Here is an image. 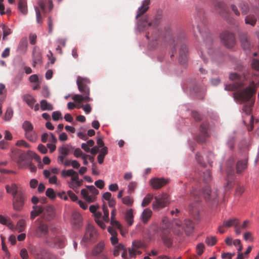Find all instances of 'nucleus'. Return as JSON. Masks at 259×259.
Here are the masks:
<instances>
[{"label": "nucleus", "mask_w": 259, "mask_h": 259, "mask_svg": "<svg viewBox=\"0 0 259 259\" xmlns=\"http://www.w3.org/2000/svg\"><path fill=\"white\" fill-rule=\"evenodd\" d=\"M125 220L128 226H131L134 222L133 210L130 209L126 210L125 214Z\"/></svg>", "instance_id": "nucleus-36"}, {"label": "nucleus", "mask_w": 259, "mask_h": 259, "mask_svg": "<svg viewBox=\"0 0 259 259\" xmlns=\"http://www.w3.org/2000/svg\"><path fill=\"white\" fill-rule=\"evenodd\" d=\"M28 249L35 259H46L48 253L46 249L34 246H30Z\"/></svg>", "instance_id": "nucleus-16"}, {"label": "nucleus", "mask_w": 259, "mask_h": 259, "mask_svg": "<svg viewBox=\"0 0 259 259\" xmlns=\"http://www.w3.org/2000/svg\"><path fill=\"white\" fill-rule=\"evenodd\" d=\"M239 37L243 49L245 50L250 49L251 45L247 34L246 33H241L239 34Z\"/></svg>", "instance_id": "nucleus-24"}, {"label": "nucleus", "mask_w": 259, "mask_h": 259, "mask_svg": "<svg viewBox=\"0 0 259 259\" xmlns=\"http://www.w3.org/2000/svg\"><path fill=\"white\" fill-rule=\"evenodd\" d=\"M124 249V247L123 244H119L116 246L113 250V255L115 256H117L119 254V251Z\"/></svg>", "instance_id": "nucleus-52"}, {"label": "nucleus", "mask_w": 259, "mask_h": 259, "mask_svg": "<svg viewBox=\"0 0 259 259\" xmlns=\"http://www.w3.org/2000/svg\"><path fill=\"white\" fill-rule=\"evenodd\" d=\"M86 187L89 189V191L92 195H89L88 191L87 189H83L81 190L80 193L83 198L88 202H93L96 200V196L98 194L99 191L94 186H86Z\"/></svg>", "instance_id": "nucleus-13"}, {"label": "nucleus", "mask_w": 259, "mask_h": 259, "mask_svg": "<svg viewBox=\"0 0 259 259\" xmlns=\"http://www.w3.org/2000/svg\"><path fill=\"white\" fill-rule=\"evenodd\" d=\"M201 195L211 207L215 206L219 202L218 190L215 189L210 190L209 186H206L202 190Z\"/></svg>", "instance_id": "nucleus-9"}, {"label": "nucleus", "mask_w": 259, "mask_h": 259, "mask_svg": "<svg viewBox=\"0 0 259 259\" xmlns=\"http://www.w3.org/2000/svg\"><path fill=\"white\" fill-rule=\"evenodd\" d=\"M61 174L64 178L67 177H71L70 181L68 182V186L70 188L72 189L75 192H77L78 188L81 187L83 184V180L79 179L78 172L72 169H69L63 170Z\"/></svg>", "instance_id": "nucleus-7"}, {"label": "nucleus", "mask_w": 259, "mask_h": 259, "mask_svg": "<svg viewBox=\"0 0 259 259\" xmlns=\"http://www.w3.org/2000/svg\"><path fill=\"white\" fill-rule=\"evenodd\" d=\"M105 247V244L103 242H100L94 248L92 253L94 255H97L102 252Z\"/></svg>", "instance_id": "nucleus-40"}, {"label": "nucleus", "mask_w": 259, "mask_h": 259, "mask_svg": "<svg viewBox=\"0 0 259 259\" xmlns=\"http://www.w3.org/2000/svg\"><path fill=\"white\" fill-rule=\"evenodd\" d=\"M103 211L104 212V215L102 217L103 221L105 222H108L109 221V211L107 206L104 204L102 206Z\"/></svg>", "instance_id": "nucleus-50"}, {"label": "nucleus", "mask_w": 259, "mask_h": 259, "mask_svg": "<svg viewBox=\"0 0 259 259\" xmlns=\"http://www.w3.org/2000/svg\"><path fill=\"white\" fill-rule=\"evenodd\" d=\"M46 195L47 197H48L51 199H54L56 197V195L54 190L52 188H48L47 190V191H46Z\"/></svg>", "instance_id": "nucleus-53"}, {"label": "nucleus", "mask_w": 259, "mask_h": 259, "mask_svg": "<svg viewBox=\"0 0 259 259\" xmlns=\"http://www.w3.org/2000/svg\"><path fill=\"white\" fill-rule=\"evenodd\" d=\"M82 218L81 214L78 212L74 211L72 213L71 222L74 229L78 230L82 226Z\"/></svg>", "instance_id": "nucleus-20"}, {"label": "nucleus", "mask_w": 259, "mask_h": 259, "mask_svg": "<svg viewBox=\"0 0 259 259\" xmlns=\"http://www.w3.org/2000/svg\"><path fill=\"white\" fill-rule=\"evenodd\" d=\"M199 192L197 190H194L191 192V199L194 201V203L189 204V211L190 213L194 214L198 212L197 203L200 200V197L198 196Z\"/></svg>", "instance_id": "nucleus-17"}, {"label": "nucleus", "mask_w": 259, "mask_h": 259, "mask_svg": "<svg viewBox=\"0 0 259 259\" xmlns=\"http://www.w3.org/2000/svg\"><path fill=\"white\" fill-rule=\"evenodd\" d=\"M207 128L208 125L207 123H203L201 124L200 127V134L196 137V140L198 143H203L208 137Z\"/></svg>", "instance_id": "nucleus-23"}, {"label": "nucleus", "mask_w": 259, "mask_h": 259, "mask_svg": "<svg viewBox=\"0 0 259 259\" xmlns=\"http://www.w3.org/2000/svg\"><path fill=\"white\" fill-rule=\"evenodd\" d=\"M28 42L26 38H22L18 47L17 51L22 54H25L27 51Z\"/></svg>", "instance_id": "nucleus-34"}, {"label": "nucleus", "mask_w": 259, "mask_h": 259, "mask_svg": "<svg viewBox=\"0 0 259 259\" xmlns=\"http://www.w3.org/2000/svg\"><path fill=\"white\" fill-rule=\"evenodd\" d=\"M257 19V14L256 12L250 13L245 16L244 21L246 24L250 25L253 27L256 25Z\"/></svg>", "instance_id": "nucleus-26"}, {"label": "nucleus", "mask_w": 259, "mask_h": 259, "mask_svg": "<svg viewBox=\"0 0 259 259\" xmlns=\"http://www.w3.org/2000/svg\"><path fill=\"white\" fill-rule=\"evenodd\" d=\"M152 199V196L148 194L146 195V196L144 198L142 203V207H145L147 205H148L151 202V200Z\"/></svg>", "instance_id": "nucleus-54"}, {"label": "nucleus", "mask_w": 259, "mask_h": 259, "mask_svg": "<svg viewBox=\"0 0 259 259\" xmlns=\"http://www.w3.org/2000/svg\"><path fill=\"white\" fill-rule=\"evenodd\" d=\"M61 113L60 111H54L52 113V119L54 121H58L59 119H62Z\"/></svg>", "instance_id": "nucleus-58"}, {"label": "nucleus", "mask_w": 259, "mask_h": 259, "mask_svg": "<svg viewBox=\"0 0 259 259\" xmlns=\"http://www.w3.org/2000/svg\"><path fill=\"white\" fill-rule=\"evenodd\" d=\"M40 105L41 109L43 111H51L53 109V105L51 104L48 103L46 100H41L40 103Z\"/></svg>", "instance_id": "nucleus-42"}, {"label": "nucleus", "mask_w": 259, "mask_h": 259, "mask_svg": "<svg viewBox=\"0 0 259 259\" xmlns=\"http://www.w3.org/2000/svg\"><path fill=\"white\" fill-rule=\"evenodd\" d=\"M122 202L127 206H132L134 203V199L132 197L126 196L122 198Z\"/></svg>", "instance_id": "nucleus-46"}, {"label": "nucleus", "mask_w": 259, "mask_h": 259, "mask_svg": "<svg viewBox=\"0 0 259 259\" xmlns=\"http://www.w3.org/2000/svg\"><path fill=\"white\" fill-rule=\"evenodd\" d=\"M108 153V148L106 147H104L100 151V153L98 156L97 159L99 164H102L104 161L105 156Z\"/></svg>", "instance_id": "nucleus-38"}, {"label": "nucleus", "mask_w": 259, "mask_h": 259, "mask_svg": "<svg viewBox=\"0 0 259 259\" xmlns=\"http://www.w3.org/2000/svg\"><path fill=\"white\" fill-rule=\"evenodd\" d=\"M168 182V180L163 178H153L150 180L149 184L154 189H159Z\"/></svg>", "instance_id": "nucleus-21"}, {"label": "nucleus", "mask_w": 259, "mask_h": 259, "mask_svg": "<svg viewBox=\"0 0 259 259\" xmlns=\"http://www.w3.org/2000/svg\"><path fill=\"white\" fill-rule=\"evenodd\" d=\"M217 242V239L215 236H210L206 237L205 243L209 246L214 245Z\"/></svg>", "instance_id": "nucleus-51"}, {"label": "nucleus", "mask_w": 259, "mask_h": 259, "mask_svg": "<svg viewBox=\"0 0 259 259\" xmlns=\"http://www.w3.org/2000/svg\"><path fill=\"white\" fill-rule=\"evenodd\" d=\"M25 225V221L24 220H20L17 222L15 226V230L18 232H21L24 230Z\"/></svg>", "instance_id": "nucleus-45"}, {"label": "nucleus", "mask_w": 259, "mask_h": 259, "mask_svg": "<svg viewBox=\"0 0 259 259\" xmlns=\"http://www.w3.org/2000/svg\"><path fill=\"white\" fill-rule=\"evenodd\" d=\"M224 226L225 228H228L231 227H235L240 224V221L236 218H230L228 220H224L223 221Z\"/></svg>", "instance_id": "nucleus-28"}, {"label": "nucleus", "mask_w": 259, "mask_h": 259, "mask_svg": "<svg viewBox=\"0 0 259 259\" xmlns=\"http://www.w3.org/2000/svg\"><path fill=\"white\" fill-rule=\"evenodd\" d=\"M32 60V66L34 67L36 66L37 64H41L42 63L41 53L36 47H34L33 50Z\"/></svg>", "instance_id": "nucleus-25"}, {"label": "nucleus", "mask_w": 259, "mask_h": 259, "mask_svg": "<svg viewBox=\"0 0 259 259\" xmlns=\"http://www.w3.org/2000/svg\"><path fill=\"white\" fill-rule=\"evenodd\" d=\"M33 210L30 212V219L34 220L35 217L41 214V220L50 222L54 219L55 211L54 207L49 205L42 207L41 205H33Z\"/></svg>", "instance_id": "nucleus-4"}, {"label": "nucleus", "mask_w": 259, "mask_h": 259, "mask_svg": "<svg viewBox=\"0 0 259 259\" xmlns=\"http://www.w3.org/2000/svg\"><path fill=\"white\" fill-rule=\"evenodd\" d=\"M234 162V161L233 158H230L227 161V172L228 177H229L230 176L232 177L234 174L233 167Z\"/></svg>", "instance_id": "nucleus-39"}, {"label": "nucleus", "mask_w": 259, "mask_h": 259, "mask_svg": "<svg viewBox=\"0 0 259 259\" xmlns=\"http://www.w3.org/2000/svg\"><path fill=\"white\" fill-rule=\"evenodd\" d=\"M23 99L31 108L33 107L34 104L36 102L35 99L31 95L29 94L24 95Z\"/></svg>", "instance_id": "nucleus-37"}, {"label": "nucleus", "mask_w": 259, "mask_h": 259, "mask_svg": "<svg viewBox=\"0 0 259 259\" xmlns=\"http://www.w3.org/2000/svg\"><path fill=\"white\" fill-rule=\"evenodd\" d=\"M192 25L194 29L196 27L200 35L204 38V40L207 42H211L212 38L209 32L206 27L204 18L202 12L197 13L192 20Z\"/></svg>", "instance_id": "nucleus-6"}, {"label": "nucleus", "mask_w": 259, "mask_h": 259, "mask_svg": "<svg viewBox=\"0 0 259 259\" xmlns=\"http://www.w3.org/2000/svg\"><path fill=\"white\" fill-rule=\"evenodd\" d=\"M171 48V57L174 56L177 48H179V60L181 64H185L188 60V50L186 45L184 42L182 37L175 35L172 37V39L170 41Z\"/></svg>", "instance_id": "nucleus-3"}, {"label": "nucleus", "mask_w": 259, "mask_h": 259, "mask_svg": "<svg viewBox=\"0 0 259 259\" xmlns=\"http://www.w3.org/2000/svg\"><path fill=\"white\" fill-rule=\"evenodd\" d=\"M13 114V110L11 108H8L5 113V119L6 120H10Z\"/></svg>", "instance_id": "nucleus-56"}, {"label": "nucleus", "mask_w": 259, "mask_h": 259, "mask_svg": "<svg viewBox=\"0 0 259 259\" xmlns=\"http://www.w3.org/2000/svg\"><path fill=\"white\" fill-rule=\"evenodd\" d=\"M211 179L210 171L209 170H205L203 172L202 180L204 183H208Z\"/></svg>", "instance_id": "nucleus-49"}, {"label": "nucleus", "mask_w": 259, "mask_h": 259, "mask_svg": "<svg viewBox=\"0 0 259 259\" xmlns=\"http://www.w3.org/2000/svg\"><path fill=\"white\" fill-rule=\"evenodd\" d=\"M152 214V210L149 208L144 210L141 215V220L143 223L146 224L148 222Z\"/></svg>", "instance_id": "nucleus-29"}, {"label": "nucleus", "mask_w": 259, "mask_h": 259, "mask_svg": "<svg viewBox=\"0 0 259 259\" xmlns=\"http://www.w3.org/2000/svg\"><path fill=\"white\" fill-rule=\"evenodd\" d=\"M6 189L7 192L13 195V197L18 195L19 192H23L21 190H19L16 184H12L11 186H6Z\"/></svg>", "instance_id": "nucleus-33"}, {"label": "nucleus", "mask_w": 259, "mask_h": 259, "mask_svg": "<svg viewBox=\"0 0 259 259\" xmlns=\"http://www.w3.org/2000/svg\"><path fill=\"white\" fill-rule=\"evenodd\" d=\"M159 22L157 20H154L152 22H148V18L145 16L138 22L139 28L141 29L147 28L148 30L146 33L147 38L151 41L156 40L159 38V32L156 27L158 26Z\"/></svg>", "instance_id": "nucleus-5"}, {"label": "nucleus", "mask_w": 259, "mask_h": 259, "mask_svg": "<svg viewBox=\"0 0 259 259\" xmlns=\"http://www.w3.org/2000/svg\"><path fill=\"white\" fill-rule=\"evenodd\" d=\"M20 255L22 259H28V252L25 248H23L21 250Z\"/></svg>", "instance_id": "nucleus-64"}, {"label": "nucleus", "mask_w": 259, "mask_h": 259, "mask_svg": "<svg viewBox=\"0 0 259 259\" xmlns=\"http://www.w3.org/2000/svg\"><path fill=\"white\" fill-rule=\"evenodd\" d=\"M90 82V80L88 78L78 76L76 80V84L78 90L82 94V95H75L72 97V100L78 103H80L82 101L85 102L91 101L92 99L89 97L90 90L88 86Z\"/></svg>", "instance_id": "nucleus-2"}, {"label": "nucleus", "mask_w": 259, "mask_h": 259, "mask_svg": "<svg viewBox=\"0 0 259 259\" xmlns=\"http://www.w3.org/2000/svg\"><path fill=\"white\" fill-rule=\"evenodd\" d=\"M184 225L185 226V231L186 233H190L194 227V223L191 220H185Z\"/></svg>", "instance_id": "nucleus-44"}, {"label": "nucleus", "mask_w": 259, "mask_h": 259, "mask_svg": "<svg viewBox=\"0 0 259 259\" xmlns=\"http://www.w3.org/2000/svg\"><path fill=\"white\" fill-rule=\"evenodd\" d=\"M48 4L49 9L50 11H51L53 8V4L52 0H39L38 2V4L41 9L45 11L46 4Z\"/></svg>", "instance_id": "nucleus-35"}, {"label": "nucleus", "mask_w": 259, "mask_h": 259, "mask_svg": "<svg viewBox=\"0 0 259 259\" xmlns=\"http://www.w3.org/2000/svg\"><path fill=\"white\" fill-rule=\"evenodd\" d=\"M160 230L161 236L164 244L167 247H170L172 244V241L169 224L161 225Z\"/></svg>", "instance_id": "nucleus-10"}, {"label": "nucleus", "mask_w": 259, "mask_h": 259, "mask_svg": "<svg viewBox=\"0 0 259 259\" xmlns=\"http://www.w3.org/2000/svg\"><path fill=\"white\" fill-rule=\"evenodd\" d=\"M95 221L98 226L102 229H104L106 228L105 223L102 221V214L100 211H96L94 214Z\"/></svg>", "instance_id": "nucleus-31"}, {"label": "nucleus", "mask_w": 259, "mask_h": 259, "mask_svg": "<svg viewBox=\"0 0 259 259\" xmlns=\"http://www.w3.org/2000/svg\"><path fill=\"white\" fill-rule=\"evenodd\" d=\"M150 4V0L143 1L142 6L139 8L136 16V19H138L141 16L146 13L149 8V5Z\"/></svg>", "instance_id": "nucleus-27"}, {"label": "nucleus", "mask_w": 259, "mask_h": 259, "mask_svg": "<svg viewBox=\"0 0 259 259\" xmlns=\"http://www.w3.org/2000/svg\"><path fill=\"white\" fill-rule=\"evenodd\" d=\"M251 66L252 69L256 71L254 76L251 75L247 71L244 72L241 75L236 73H231L229 78L234 82L233 84L226 85L225 88L226 91H235L233 93L234 98L236 100L244 102L242 110L248 117L251 124L248 128L249 131L253 129V118L251 114V108L254 104L253 97L257 85L259 83V61L253 59Z\"/></svg>", "instance_id": "nucleus-1"}, {"label": "nucleus", "mask_w": 259, "mask_h": 259, "mask_svg": "<svg viewBox=\"0 0 259 259\" xmlns=\"http://www.w3.org/2000/svg\"><path fill=\"white\" fill-rule=\"evenodd\" d=\"M74 148L70 144L63 145L58 148V151L59 155L58 156L57 161L59 163H63L64 159L69 154L71 153Z\"/></svg>", "instance_id": "nucleus-14"}, {"label": "nucleus", "mask_w": 259, "mask_h": 259, "mask_svg": "<svg viewBox=\"0 0 259 259\" xmlns=\"http://www.w3.org/2000/svg\"><path fill=\"white\" fill-rule=\"evenodd\" d=\"M204 245L202 243H199L196 246V252L198 255H201L204 250Z\"/></svg>", "instance_id": "nucleus-55"}, {"label": "nucleus", "mask_w": 259, "mask_h": 259, "mask_svg": "<svg viewBox=\"0 0 259 259\" xmlns=\"http://www.w3.org/2000/svg\"><path fill=\"white\" fill-rule=\"evenodd\" d=\"M66 239L64 236L56 235L55 237L51 236L46 240V243L50 246L62 248L65 246Z\"/></svg>", "instance_id": "nucleus-12"}, {"label": "nucleus", "mask_w": 259, "mask_h": 259, "mask_svg": "<svg viewBox=\"0 0 259 259\" xmlns=\"http://www.w3.org/2000/svg\"><path fill=\"white\" fill-rule=\"evenodd\" d=\"M35 10L36 15L37 22L39 24H41L42 21V19H41V15L40 12L39 11V10L37 7H35Z\"/></svg>", "instance_id": "nucleus-60"}, {"label": "nucleus", "mask_w": 259, "mask_h": 259, "mask_svg": "<svg viewBox=\"0 0 259 259\" xmlns=\"http://www.w3.org/2000/svg\"><path fill=\"white\" fill-rule=\"evenodd\" d=\"M132 248H129V254L132 257H136L137 249L146 247V244L144 241L140 240H134L132 242Z\"/></svg>", "instance_id": "nucleus-22"}, {"label": "nucleus", "mask_w": 259, "mask_h": 259, "mask_svg": "<svg viewBox=\"0 0 259 259\" xmlns=\"http://www.w3.org/2000/svg\"><path fill=\"white\" fill-rule=\"evenodd\" d=\"M239 7L243 15H246L249 11V6L248 4L245 2H241L239 5Z\"/></svg>", "instance_id": "nucleus-47"}, {"label": "nucleus", "mask_w": 259, "mask_h": 259, "mask_svg": "<svg viewBox=\"0 0 259 259\" xmlns=\"http://www.w3.org/2000/svg\"><path fill=\"white\" fill-rule=\"evenodd\" d=\"M137 183L135 182H132L130 183L128 186V192L131 194L134 192L135 189L137 187Z\"/></svg>", "instance_id": "nucleus-57"}, {"label": "nucleus", "mask_w": 259, "mask_h": 259, "mask_svg": "<svg viewBox=\"0 0 259 259\" xmlns=\"http://www.w3.org/2000/svg\"><path fill=\"white\" fill-rule=\"evenodd\" d=\"M24 194L23 192H19L13 199V208L17 211L22 209L24 204Z\"/></svg>", "instance_id": "nucleus-18"}, {"label": "nucleus", "mask_w": 259, "mask_h": 259, "mask_svg": "<svg viewBox=\"0 0 259 259\" xmlns=\"http://www.w3.org/2000/svg\"><path fill=\"white\" fill-rule=\"evenodd\" d=\"M35 226L34 227V233L36 236L44 239L45 242L47 238L51 235L49 233L48 225L40 219H38L35 222Z\"/></svg>", "instance_id": "nucleus-8"}, {"label": "nucleus", "mask_w": 259, "mask_h": 259, "mask_svg": "<svg viewBox=\"0 0 259 259\" xmlns=\"http://www.w3.org/2000/svg\"><path fill=\"white\" fill-rule=\"evenodd\" d=\"M25 137L31 142H35L37 138V134L34 130L25 133Z\"/></svg>", "instance_id": "nucleus-41"}, {"label": "nucleus", "mask_w": 259, "mask_h": 259, "mask_svg": "<svg viewBox=\"0 0 259 259\" xmlns=\"http://www.w3.org/2000/svg\"><path fill=\"white\" fill-rule=\"evenodd\" d=\"M196 159L197 162L200 164L201 166H204L205 164L203 160L201 155L199 153L196 154Z\"/></svg>", "instance_id": "nucleus-63"}, {"label": "nucleus", "mask_w": 259, "mask_h": 259, "mask_svg": "<svg viewBox=\"0 0 259 259\" xmlns=\"http://www.w3.org/2000/svg\"><path fill=\"white\" fill-rule=\"evenodd\" d=\"M247 167V160H239L236 164V172L237 174H241L244 169Z\"/></svg>", "instance_id": "nucleus-30"}, {"label": "nucleus", "mask_w": 259, "mask_h": 259, "mask_svg": "<svg viewBox=\"0 0 259 259\" xmlns=\"http://www.w3.org/2000/svg\"><path fill=\"white\" fill-rule=\"evenodd\" d=\"M22 128L24 130L25 133L34 130L33 125L29 121H25L23 123Z\"/></svg>", "instance_id": "nucleus-48"}, {"label": "nucleus", "mask_w": 259, "mask_h": 259, "mask_svg": "<svg viewBox=\"0 0 259 259\" xmlns=\"http://www.w3.org/2000/svg\"><path fill=\"white\" fill-rule=\"evenodd\" d=\"M29 158L35 159L37 161L40 160V158L36 155V154L30 151H28L26 153H23L21 154L20 157V159L22 160H27Z\"/></svg>", "instance_id": "nucleus-32"}, {"label": "nucleus", "mask_w": 259, "mask_h": 259, "mask_svg": "<svg viewBox=\"0 0 259 259\" xmlns=\"http://www.w3.org/2000/svg\"><path fill=\"white\" fill-rule=\"evenodd\" d=\"M220 38L223 45L228 48H232L235 44L234 34L228 30L222 32Z\"/></svg>", "instance_id": "nucleus-11"}, {"label": "nucleus", "mask_w": 259, "mask_h": 259, "mask_svg": "<svg viewBox=\"0 0 259 259\" xmlns=\"http://www.w3.org/2000/svg\"><path fill=\"white\" fill-rule=\"evenodd\" d=\"M155 201L153 202V208L158 209L166 206L169 202V196L166 193L155 196Z\"/></svg>", "instance_id": "nucleus-15"}, {"label": "nucleus", "mask_w": 259, "mask_h": 259, "mask_svg": "<svg viewBox=\"0 0 259 259\" xmlns=\"http://www.w3.org/2000/svg\"><path fill=\"white\" fill-rule=\"evenodd\" d=\"M18 9L23 14L27 12V3L25 0H20L18 3Z\"/></svg>", "instance_id": "nucleus-43"}, {"label": "nucleus", "mask_w": 259, "mask_h": 259, "mask_svg": "<svg viewBox=\"0 0 259 259\" xmlns=\"http://www.w3.org/2000/svg\"><path fill=\"white\" fill-rule=\"evenodd\" d=\"M244 239L245 241H252L253 240V238L251 233L250 232H245L244 234Z\"/></svg>", "instance_id": "nucleus-62"}, {"label": "nucleus", "mask_w": 259, "mask_h": 259, "mask_svg": "<svg viewBox=\"0 0 259 259\" xmlns=\"http://www.w3.org/2000/svg\"><path fill=\"white\" fill-rule=\"evenodd\" d=\"M77 108H81L86 114H89L92 110V108L89 104H86L85 105H81L79 107H77Z\"/></svg>", "instance_id": "nucleus-61"}, {"label": "nucleus", "mask_w": 259, "mask_h": 259, "mask_svg": "<svg viewBox=\"0 0 259 259\" xmlns=\"http://www.w3.org/2000/svg\"><path fill=\"white\" fill-rule=\"evenodd\" d=\"M96 236L97 231L95 228L93 226L89 224L86 228V231L82 238V241L84 242H88L95 239Z\"/></svg>", "instance_id": "nucleus-19"}, {"label": "nucleus", "mask_w": 259, "mask_h": 259, "mask_svg": "<svg viewBox=\"0 0 259 259\" xmlns=\"http://www.w3.org/2000/svg\"><path fill=\"white\" fill-rule=\"evenodd\" d=\"M3 39H6L7 35L10 34L12 33L11 30L8 27L4 26L3 27Z\"/></svg>", "instance_id": "nucleus-59"}]
</instances>
